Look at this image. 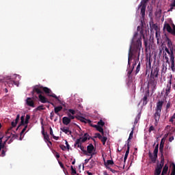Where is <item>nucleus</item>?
Returning <instances> with one entry per match:
<instances>
[{"label": "nucleus", "mask_w": 175, "mask_h": 175, "mask_svg": "<svg viewBox=\"0 0 175 175\" xmlns=\"http://www.w3.org/2000/svg\"><path fill=\"white\" fill-rule=\"evenodd\" d=\"M137 31L138 32L139 31V35L137 32L135 33L129 51L127 76L129 80L132 79V72H133V69H135V66H136L140 58L142 38H143L144 39V43L146 47L148 44V41L146 40V36H144V29L140 26H138Z\"/></svg>", "instance_id": "1"}, {"label": "nucleus", "mask_w": 175, "mask_h": 175, "mask_svg": "<svg viewBox=\"0 0 175 175\" xmlns=\"http://www.w3.org/2000/svg\"><path fill=\"white\" fill-rule=\"evenodd\" d=\"M43 92L47 95V96H51L52 98H55V99H57V100H59L58 99V96L55 95V94L53 93V91L50 90V88L47 87H43L42 85H36L33 88L32 94H38L39 95H42L43 94Z\"/></svg>", "instance_id": "2"}, {"label": "nucleus", "mask_w": 175, "mask_h": 175, "mask_svg": "<svg viewBox=\"0 0 175 175\" xmlns=\"http://www.w3.org/2000/svg\"><path fill=\"white\" fill-rule=\"evenodd\" d=\"M163 106V101L157 102V107H156V112L154 113V115L155 126H157V125H158L159 118H161V111H162Z\"/></svg>", "instance_id": "3"}, {"label": "nucleus", "mask_w": 175, "mask_h": 175, "mask_svg": "<svg viewBox=\"0 0 175 175\" xmlns=\"http://www.w3.org/2000/svg\"><path fill=\"white\" fill-rule=\"evenodd\" d=\"M148 0H142L138 6V8H141V23H143L144 18H146V8L147 7V2Z\"/></svg>", "instance_id": "4"}, {"label": "nucleus", "mask_w": 175, "mask_h": 175, "mask_svg": "<svg viewBox=\"0 0 175 175\" xmlns=\"http://www.w3.org/2000/svg\"><path fill=\"white\" fill-rule=\"evenodd\" d=\"M158 148H159V144H157L153 151L154 156H152L151 152L149 153V158L153 163H155V162H157V159H158Z\"/></svg>", "instance_id": "5"}, {"label": "nucleus", "mask_w": 175, "mask_h": 175, "mask_svg": "<svg viewBox=\"0 0 175 175\" xmlns=\"http://www.w3.org/2000/svg\"><path fill=\"white\" fill-rule=\"evenodd\" d=\"M163 165H165V159L163 158L161 160L160 164H157L154 170V175H160L162 173V169L163 168Z\"/></svg>", "instance_id": "6"}, {"label": "nucleus", "mask_w": 175, "mask_h": 175, "mask_svg": "<svg viewBox=\"0 0 175 175\" xmlns=\"http://www.w3.org/2000/svg\"><path fill=\"white\" fill-rule=\"evenodd\" d=\"M74 146L75 147H77L78 148H80L82 152H83L84 155L90 156L88 152H87V150L84 149V146H81V138L77 139Z\"/></svg>", "instance_id": "7"}, {"label": "nucleus", "mask_w": 175, "mask_h": 175, "mask_svg": "<svg viewBox=\"0 0 175 175\" xmlns=\"http://www.w3.org/2000/svg\"><path fill=\"white\" fill-rule=\"evenodd\" d=\"M163 29H166V31L169 33H171V35H173L175 36V25L172 24V28L170 26L169 23H165L163 27Z\"/></svg>", "instance_id": "8"}, {"label": "nucleus", "mask_w": 175, "mask_h": 175, "mask_svg": "<svg viewBox=\"0 0 175 175\" xmlns=\"http://www.w3.org/2000/svg\"><path fill=\"white\" fill-rule=\"evenodd\" d=\"M150 84H151V82H148L147 88L148 90L146 91L144 98H142V101H143V106H146V105H147V103H148V101L147 100L148 99V97L150 96Z\"/></svg>", "instance_id": "9"}, {"label": "nucleus", "mask_w": 175, "mask_h": 175, "mask_svg": "<svg viewBox=\"0 0 175 175\" xmlns=\"http://www.w3.org/2000/svg\"><path fill=\"white\" fill-rule=\"evenodd\" d=\"M77 118V120H78L79 121H81V122H84L85 124H87V122L88 124H91V120H87L85 119V118L81 116H77L75 117Z\"/></svg>", "instance_id": "10"}, {"label": "nucleus", "mask_w": 175, "mask_h": 175, "mask_svg": "<svg viewBox=\"0 0 175 175\" xmlns=\"http://www.w3.org/2000/svg\"><path fill=\"white\" fill-rule=\"evenodd\" d=\"M165 146V139L163 138L161 140L159 146V152L161 153V157H163V147Z\"/></svg>", "instance_id": "11"}, {"label": "nucleus", "mask_w": 175, "mask_h": 175, "mask_svg": "<svg viewBox=\"0 0 175 175\" xmlns=\"http://www.w3.org/2000/svg\"><path fill=\"white\" fill-rule=\"evenodd\" d=\"M38 98L41 103H50V101H49V99H47V98H46L42 94H39Z\"/></svg>", "instance_id": "12"}, {"label": "nucleus", "mask_w": 175, "mask_h": 175, "mask_svg": "<svg viewBox=\"0 0 175 175\" xmlns=\"http://www.w3.org/2000/svg\"><path fill=\"white\" fill-rule=\"evenodd\" d=\"M159 72V68H154L152 69L150 76L152 77H158V73Z\"/></svg>", "instance_id": "13"}, {"label": "nucleus", "mask_w": 175, "mask_h": 175, "mask_svg": "<svg viewBox=\"0 0 175 175\" xmlns=\"http://www.w3.org/2000/svg\"><path fill=\"white\" fill-rule=\"evenodd\" d=\"M170 62H171V70L174 72L175 71V68H174V54L170 55Z\"/></svg>", "instance_id": "14"}, {"label": "nucleus", "mask_w": 175, "mask_h": 175, "mask_svg": "<svg viewBox=\"0 0 175 175\" xmlns=\"http://www.w3.org/2000/svg\"><path fill=\"white\" fill-rule=\"evenodd\" d=\"M79 139H81V143H85V142H87V140H90L91 139V137L90 136V135H88V133H85L83 135V137H80Z\"/></svg>", "instance_id": "15"}, {"label": "nucleus", "mask_w": 175, "mask_h": 175, "mask_svg": "<svg viewBox=\"0 0 175 175\" xmlns=\"http://www.w3.org/2000/svg\"><path fill=\"white\" fill-rule=\"evenodd\" d=\"M26 103L27 106H29L30 107H35V103L33 100H32V98L31 97H28L26 100Z\"/></svg>", "instance_id": "16"}, {"label": "nucleus", "mask_w": 175, "mask_h": 175, "mask_svg": "<svg viewBox=\"0 0 175 175\" xmlns=\"http://www.w3.org/2000/svg\"><path fill=\"white\" fill-rule=\"evenodd\" d=\"M60 131L66 133V135H72V131L69 130V127L64 126L60 129Z\"/></svg>", "instance_id": "17"}, {"label": "nucleus", "mask_w": 175, "mask_h": 175, "mask_svg": "<svg viewBox=\"0 0 175 175\" xmlns=\"http://www.w3.org/2000/svg\"><path fill=\"white\" fill-rule=\"evenodd\" d=\"M152 27L154 29V31H156L155 36H156L157 40V42H159L161 34L158 33V26H157V25H153Z\"/></svg>", "instance_id": "18"}, {"label": "nucleus", "mask_w": 175, "mask_h": 175, "mask_svg": "<svg viewBox=\"0 0 175 175\" xmlns=\"http://www.w3.org/2000/svg\"><path fill=\"white\" fill-rule=\"evenodd\" d=\"M94 145L92 144H90L89 146H87V152L88 154H92L94 152Z\"/></svg>", "instance_id": "19"}, {"label": "nucleus", "mask_w": 175, "mask_h": 175, "mask_svg": "<svg viewBox=\"0 0 175 175\" xmlns=\"http://www.w3.org/2000/svg\"><path fill=\"white\" fill-rule=\"evenodd\" d=\"M62 122L64 125H69V123L71 122L70 118H69L68 117L64 116L62 118Z\"/></svg>", "instance_id": "20"}, {"label": "nucleus", "mask_w": 175, "mask_h": 175, "mask_svg": "<svg viewBox=\"0 0 175 175\" xmlns=\"http://www.w3.org/2000/svg\"><path fill=\"white\" fill-rule=\"evenodd\" d=\"M172 90V84L168 83L167 85V88L165 90V96H168L169 94H170V90Z\"/></svg>", "instance_id": "21"}, {"label": "nucleus", "mask_w": 175, "mask_h": 175, "mask_svg": "<svg viewBox=\"0 0 175 175\" xmlns=\"http://www.w3.org/2000/svg\"><path fill=\"white\" fill-rule=\"evenodd\" d=\"M62 106L55 107L54 111L57 116H59V111L62 110Z\"/></svg>", "instance_id": "22"}, {"label": "nucleus", "mask_w": 175, "mask_h": 175, "mask_svg": "<svg viewBox=\"0 0 175 175\" xmlns=\"http://www.w3.org/2000/svg\"><path fill=\"white\" fill-rule=\"evenodd\" d=\"M109 165H114V161L113 160H107L106 163H105V166L106 169L109 167Z\"/></svg>", "instance_id": "23"}, {"label": "nucleus", "mask_w": 175, "mask_h": 175, "mask_svg": "<svg viewBox=\"0 0 175 175\" xmlns=\"http://www.w3.org/2000/svg\"><path fill=\"white\" fill-rule=\"evenodd\" d=\"M165 41L167 42V44L168 47L173 46V42H172V40H170V38H169L168 37H166Z\"/></svg>", "instance_id": "24"}, {"label": "nucleus", "mask_w": 175, "mask_h": 175, "mask_svg": "<svg viewBox=\"0 0 175 175\" xmlns=\"http://www.w3.org/2000/svg\"><path fill=\"white\" fill-rule=\"evenodd\" d=\"M169 170V166H167V164H165L163 168L162 173L165 174H167V171Z\"/></svg>", "instance_id": "25"}, {"label": "nucleus", "mask_w": 175, "mask_h": 175, "mask_svg": "<svg viewBox=\"0 0 175 175\" xmlns=\"http://www.w3.org/2000/svg\"><path fill=\"white\" fill-rule=\"evenodd\" d=\"M49 131L51 136H52L55 140H58V137H55V135H54V133H53V129L51 127L49 128Z\"/></svg>", "instance_id": "26"}, {"label": "nucleus", "mask_w": 175, "mask_h": 175, "mask_svg": "<svg viewBox=\"0 0 175 175\" xmlns=\"http://www.w3.org/2000/svg\"><path fill=\"white\" fill-rule=\"evenodd\" d=\"M170 8L168 10V12H173V9L175 8V0L170 5Z\"/></svg>", "instance_id": "27"}, {"label": "nucleus", "mask_w": 175, "mask_h": 175, "mask_svg": "<svg viewBox=\"0 0 175 175\" xmlns=\"http://www.w3.org/2000/svg\"><path fill=\"white\" fill-rule=\"evenodd\" d=\"M3 139V137H0V150H3L6 146V145H4L2 142Z\"/></svg>", "instance_id": "28"}, {"label": "nucleus", "mask_w": 175, "mask_h": 175, "mask_svg": "<svg viewBox=\"0 0 175 175\" xmlns=\"http://www.w3.org/2000/svg\"><path fill=\"white\" fill-rule=\"evenodd\" d=\"M96 130H97L98 132H100V133H102L103 136V135H105V133H104V131H103V128H102V126H98Z\"/></svg>", "instance_id": "29"}, {"label": "nucleus", "mask_w": 175, "mask_h": 175, "mask_svg": "<svg viewBox=\"0 0 175 175\" xmlns=\"http://www.w3.org/2000/svg\"><path fill=\"white\" fill-rule=\"evenodd\" d=\"M44 140H46V142H49L50 144H51V142H50V137H49V135L47 134V133H46V135H44Z\"/></svg>", "instance_id": "30"}, {"label": "nucleus", "mask_w": 175, "mask_h": 175, "mask_svg": "<svg viewBox=\"0 0 175 175\" xmlns=\"http://www.w3.org/2000/svg\"><path fill=\"white\" fill-rule=\"evenodd\" d=\"M100 140H101L103 146H105V144H106V142H107V137H103Z\"/></svg>", "instance_id": "31"}, {"label": "nucleus", "mask_w": 175, "mask_h": 175, "mask_svg": "<svg viewBox=\"0 0 175 175\" xmlns=\"http://www.w3.org/2000/svg\"><path fill=\"white\" fill-rule=\"evenodd\" d=\"M172 168L171 175H175V164H174V163H172Z\"/></svg>", "instance_id": "32"}, {"label": "nucleus", "mask_w": 175, "mask_h": 175, "mask_svg": "<svg viewBox=\"0 0 175 175\" xmlns=\"http://www.w3.org/2000/svg\"><path fill=\"white\" fill-rule=\"evenodd\" d=\"M169 148H170L169 147L168 145L165 146L164 151H165V155H167V154H169Z\"/></svg>", "instance_id": "33"}, {"label": "nucleus", "mask_w": 175, "mask_h": 175, "mask_svg": "<svg viewBox=\"0 0 175 175\" xmlns=\"http://www.w3.org/2000/svg\"><path fill=\"white\" fill-rule=\"evenodd\" d=\"M28 128V125H25V127L23 129L22 131L20 133L21 136H23L24 135V132L27 131V129Z\"/></svg>", "instance_id": "34"}, {"label": "nucleus", "mask_w": 175, "mask_h": 175, "mask_svg": "<svg viewBox=\"0 0 175 175\" xmlns=\"http://www.w3.org/2000/svg\"><path fill=\"white\" fill-rule=\"evenodd\" d=\"M139 72H140V62H139L137 66L136 70H135V75H137V73H139Z\"/></svg>", "instance_id": "35"}, {"label": "nucleus", "mask_w": 175, "mask_h": 175, "mask_svg": "<svg viewBox=\"0 0 175 175\" xmlns=\"http://www.w3.org/2000/svg\"><path fill=\"white\" fill-rule=\"evenodd\" d=\"M168 48L170 49V55L174 54V47L172 46Z\"/></svg>", "instance_id": "36"}, {"label": "nucleus", "mask_w": 175, "mask_h": 175, "mask_svg": "<svg viewBox=\"0 0 175 175\" xmlns=\"http://www.w3.org/2000/svg\"><path fill=\"white\" fill-rule=\"evenodd\" d=\"M17 137V135H12V138L10 139L8 144H10L12 143V142H13V140H14V139H16Z\"/></svg>", "instance_id": "37"}, {"label": "nucleus", "mask_w": 175, "mask_h": 175, "mask_svg": "<svg viewBox=\"0 0 175 175\" xmlns=\"http://www.w3.org/2000/svg\"><path fill=\"white\" fill-rule=\"evenodd\" d=\"M134 129H135V127H133L132 131H131L129 137V139H133V131H134Z\"/></svg>", "instance_id": "38"}, {"label": "nucleus", "mask_w": 175, "mask_h": 175, "mask_svg": "<svg viewBox=\"0 0 175 175\" xmlns=\"http://www.w3.org/2000/svg\"><path fill=\"white\" fill-rule=\"evenodd\" d=\"M98 126H105V122L103 120H100L99 122H98Z\"/></svg>", "instance_id": "39"}, {"label": "nucleus", "mask_w": 175, "mask_h": 175, "mask_svg": "<svg viewBox=\"0 0 175 175\" xmlns=\"http://www.w3.org/2000/svg\"><path fill=\"white\" fill-rule=\"evenodd\" d=\"M46 108L44 107V105H39L37 108H36V110H44Z\"/></svg>", "instance_id": "40"}, {"label": "nucleus", "mask_w": 175, "mask_h": 175, "mask_svg": "<svg viewBox=\"0 0 175 175\" xmlns=\"http://www.w3.org/2000/svg\"><path fill=\"white\" fill-rule=\"evenodd\" d=\"M68 118H70V121H72V120H75V116L70 113H68Z\"/></svg>", "instance_id": "41"}, {"label": "nucleus", "mask_w": 175, "mask_h": 175, "mask_svg": "<svg viewBox=\"0 0 175 175\" xmlns=\"http://www.w3.org/2000/svg\"><path fill=\"white\" fill-rule=\"evenodd\" d=\"M71 173H72V174H77V172H76V170H75L74 168H73V165H71Z\"/></svg>", "instance_id": "42"}, {"label": "nucleus", "mask_w": 175, "mask_h": 175, "mask_svg": "<svg viewBox=\"0 0 175 175\" xmlns=\"http://www.w3.org/2000/svg\"><path fill=\"white\" fill-rule=\"evenodd\" d=\"M96 137H98V139H99V140H100L103 137L102 135H100V133H97L95 134Z\"/></svg>", "instance_id": "43"}, {"label": "nucleus", "mask_w": 175, "mask_h": 175, "mask_svg": "<svg viewBox=\"0 0 175 175\" xmlns=\"http://www.w3.org/2000/svg\"><path fill=\"white\" fill-rule=\"evenodd\" d=\"M165 62L166 64H170V62H169V57H167V55L166 53H165Z\"/></svg>", "instance_id": "44"}, {"label": "nucleus", "mask_w": 175, "mask_h": 175, "mask_svg": "<svg viewBox=\"0 0 175 175\" xmlns=\"http://www.w3.org/2000/svg\"><path fill=\"white\" fill-rule=\"evenodd\" d=\"M155 131V127H154V126H150L148 130L149 133H151L152 131Z\"/></svg>", "instance_id": "45"}, {"label": "nucleus", "mask_w": 175, "mask_h": 175, "mask_svg": "<svg viewBox=\"0 0 175 175\" xmlns=\"http://www.w3.org/2000/svg\"><path fill=\"white\" fill-rule=\"evenodd\" d=\"M69 113H70L71 114H72V116H75V114H76V111H75L74 109H68Z\"/></svg>", "instance_id": "46"}, {"label": "nucleus", "mask_w": 175, "mask_h": 175, "mask_svg": "<svg viewBox=\"0 0 175 175\" xmlns=\"http://www.w3.org/2000/svg\"><path fill=\"white\" fill-rule=\"evenodd\" d=\"M107 169H108V170H110V172H111V173H117V171H116L115 170H113L110 167H107Z\"/></svg>", "instance_id": "47"}, {"label": "nucleus", "mask_w": 175, "mask_h": 175, "mask_svg": "<svg viewBox=\"0 0 175 175\" xmlns=\"http://www.w3.org/2000/svg\"><path fill=\"white\" fill-rule=\"evenodd\" d=\"M18 121H20V114H18V115L16 116V119H15V122H16V123H18Z\"/></svg>", "instance_id": "48"}, {"label": "nucleus", "mask_w": 175, "mask_h": 175, "mask_svg": "<svg viewBox=\"0 0 175 175\" xmlns=\"http://www.w3.org/2000/svg\"><path fill=\"white\" fill-rule=\"evenodd\" d=\"M11 125H12V128H14L17 125V122H12Z\"/></svg>", "instance_id": "49"}, {"label": "nucleus", "mask_w": 175, "mask_h": 175, "mask_svg": "<svg viewBox=\"0 0 175 175\" xmlns=\"http://www.w3.org/2000/svg\"><path fill=\"white\" fill-rule=\"evenodd\" d=\"M25 120H21V124L18 126L16 129H18L19 126H21V125H25Z\"/></svg>", "instance_id": "50"}, {"label": "nucleus", "mask_w": 175, "mask_h": 175, "mask_svg": "<svg viewBox=\"0 0 175 175\" xmlns=\"http://www.w3.org/2000/svg\"><path fill=\"white\" fill-rule=\"evenodd\" d=\"M129 148H130V147L129 145V146L127 147V150L126 151L125 155H127V156L129 155Z\"/></svg>", "instance_id": "51"}, {"label": "nucleus", "mask_w": 175, "mask_h": 175, "mask_svg": "<svg viewBox=\"0 0 175 175\" xmlns=\"http://www.w3.org/2000/svg\"><path fill=\"white\" fill-rule=\"evenodd\" d=\"M5 153H6V152L5 151V150L2 149V150H1V155H2L3 157H5Z\"/></svg>", "instance_id": "52"}, {"label": "nucleus", "mask_w": 175, "mask_h": 175, "mask_svg": "<svg viewBox=\"0 0 175 175\" xmlns=\"http://www.w3.org/2000/svg\"><path fill=\"white\" fill-rule=\"evenodd\" d=\"M9 139H10V136H8V137H7V139H6L4 142H3V144H4L5 146H6V142H8V140H9Z\"/></svg>", "instance_id": "53"}, {"label": "nucleus", "mask_w": 175, "mask_h": 175, "mask_svg": "<svg viewBox=\"0 0 175 175\" xmlns=\"http://www.w3.org/2000/svg\"><path fill=\"white\" fill-rule=\"evenodd\" d=\"M131 140H132V139H129V137L128 139H127V147L128 146L130 147L129 143H131Z\"/></svg>", "instance_id": "54"}, {"label": "nucleus", "mask_w": 175, "mask_h": 175, "mask_svg": "<svg viewBox=\"0 0 175 175\" xmlns=\"http://www.w3.org/2000/svg\"><path fill=\"white\" fill-rule=\"evenodd\" d=\"M165 51H166V53H167L169 55H170V51H169V49H167V47L165 48Z\"/></svg>", "instance_id": "55"}, {"label": "nucleus", "mask_w": 175, "mask_h": 175, "mask_svg": "<svg viewBox=\"0 0 175 175\" xmlns=\"http://www.w3.org/2000/svg\"><path fill=\"white\" fill-rule=\"evenodd\" d=\"M90 161H91L90 159H85V165H87V163H88V162H90Z\"/></svg>", "instance_id": "56"}, {"label": "nucleus", "mask_w": 175, "mask_h": 175, "mask_svg": "<svg viewBox=\"0 0 175 175\" xmlns=\"http://www.w3.org/2000/svg\"><path fill=\"white\" fill-rule=\"evenodd\" d=\"M55 157H56V158H57V159H58V158H59V153H58L57 152H55Z\"/></svg>", "instance_id": "57"}, {"label": "nucleus", "mask_w": 175, "mask_h": 175, "mask_svg": "<svg viewBox=\"0 0 175 175\" xmlns=\"http://www.w3.org/2000/svg\"><path fill=\"white\" fill-rule=\"evenodd\" d=\"M59 165L62 167V169H64V164L62 163V162L59 161Z\"/></svg>", "instance_id": "58"}, {"label": "nucleus", "mask_w": 175, "mask_h": 175, "mask_svg": "<svg viewBox=\"0 0 175 175\" xmlns=\"http://www.w3.org/2000/svg\"><path fill=\"white\" fill-rule=\"evenodd\" d=\"M172 79H173V75H171L170 77L169 84H172Z\"/></svg>", "instance_id": "59"}, {"label": "nucleus", "mask_w": 175, "mask_h": 175, "mask_svg": "<svg viewBox=\"0 0 175 175\" xmlns=\"http://www.w3.org/2000/svg\"><path fill=\"white\" fill-rule=\"evenodd\" d=\"M30 118H31V116H29V115H26V118H25V120H27L28 121H29V120H30Z\"/></svg>", "instance_id": "60"}, {"label": "nucleus", "mask_w": 175, "mask_h": 175, "mask_svg": "<svg viewBox=\"0 0 175 175\" xmlns=\"http://www.w3.org/2000/svg\"><path fill=\"white\" fill-rule=\"evenodd\" d=\"M174 140V137L172 136L169 138V142H172V141Z\"/></svg>", "instance_id": "61"}, {"label": "nucleus", "mask_w": 175, "mask_h": 175, "mask_svg": "<svg viewBox=\"0 0 175 175\" xmlns=\"http://www.w3.org/2000/svg\"><path fill=\"white\" fill-rule=\"evenodd\" d=\"M53 117H54V112H51L50 115L51 120H53Z\"/></svg>", "instance_id": "62"}, {"label": "nucleus", "mask_w": 175, "mask_h": 175, "mask_svg": "<svg viewBox=\"0 0 175 175\" xmlns=\"http://www.w3.org/2000/svg\"><path fill=\"white\" fill-rule=\"evenodd\" d=\"M126 159H128V155L125 154L124 158V162H126Z\"/></svg>", "instance_id": "63"}, {"label": "nucleus", "mask_w": 175, "mask_h": 175, "mask_svg": "<svg viewBox=\"0 0 175 175\" xmlns=\"http://www.w3.org/2000/svg\"><path fill=\"white\" fill-rule=\"evenodd\" d=\"M42 133L43 136L46 135V133H44V129L43 126H42Z\"/></svg>", "instance_id": "64"}]
</instances>
